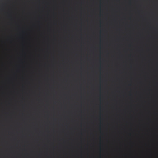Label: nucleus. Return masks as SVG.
<instances>
[{
  "instance_id": "obj_2",
  "label": "nucleus",
  "mask_w": 158,
  "mask_h": 158,
  "mask_svg": "<svg viewBox=\"0 0 158 158\" xmlns=\"http://www.w3.org/2000/svg\"><path fill=\"white\" fill-rule=\"evenodd\" d=\"M20 32H21V33H24V32H25V31H23V30H22V31H20Z\"/></svg>"
},
{
  "instance_id": "obj_1",
  "label": "nucleus",
  "mask_w": 158,
  "mask_h": 158,
  "mask_svg": "<svg viewBox=\"0 0 158 158\" xmlns=\"http://www.w3.org/2000/svg\"><path fill=\"white\" fill-rule=\"evenodd\" d=\"M155 32L156 33H158V28H157L155 30Z\"/></svg>"
}]
</instances>
